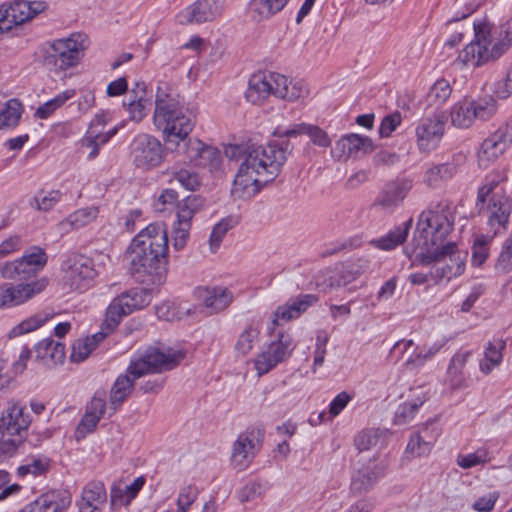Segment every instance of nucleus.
Segmentation results:
<instances>
[{
	"instance_id": "1",
	"label": "nucleus",
	"mask_w": 512,
	"mask_h": 512,
	"mask_svg": "<svg viewBox=\"0 0 512 512\" xmlns=\"http://www.w3.org/2000/svg\"><path fill=\"white\" fill-rule=\"evenodd\" d=\"M293 148L288 140L248 145L233 182L232 195L239 199L256 195L264 185L278 176Z\"/></svg>"
},
{
	"instance_id": "2",
	"label": "nucleus",
	"mask_w": 512,
	"mask_h": 512,
	"mask_svg": "<svg viewBox=\"0 0 512 512\" xmlns=\"http://www.w3.org/2000/svg\"><path fill=\"white\" fill-rule=\"evenodd\" d=\"M168 251L165 225H148L134 237L126 251L131 275L140 282L161 283L168 264Z\"/></svg>"
},
{
	"instance_id": "3",
	"label": "nucleus",
	"mask_w": 512,
	"mask_h": 512,
	"mask_svg": "<svg viewBox=\"0 0 512 512\" xmlns=\"http://www.w3.org/2000/svg\"><path fill=\"white\" fill-rule=\"evenodd\" d=\"M185 357L182 350L165 345L151 346L130 361L124 374L115 380L110 391L111 412L114 414L131 394L135 381L149 374L162 373L175 368Z\"/></svg>"
},
{
	"instance_id": "4",
	"label": "nucleus",
	"mask_w": 512,
	"mask_h": 512,
	"mask_svg": "<svg viewBox=\"0 0 512 512\" xmlns=\"http://www.w3.org/2000/svg\"><path fill=\"white\" fill-rule=\"evenodd\" d=\"M153 123L162 132L168 144L184 141L192 132L195 120L192 113L180 102L179 95L165 82L156 89Z\"/></svg>"
},
{
	"instance_id": "5",
	"label": "nucleus",
	"mask_w": 512,
	"mask_h": 512,
	"mask_svg": "<svg viewBox=\"0 0 512 512\" xmlns=\"http://www.w3.org/2000/svg\"><path fill=\"white\" fill-rule=\"evenodd\" d=\"M475 40L459 53L457 61L466 66L478 67L499 58L512 43V18L500 25L498 38L492 44V30L488 23L474 24ZM496 34V32H494Z\"/></svg>"
},
{
	"instance_id": "6",
	"label": "nucleus",
	"mask_w": 512,
	"mask_h": 512,
	"mask_svg": "<svg viewBox=\"0 0 512 512\" xmlns=\"http://www.w3.org/2000/svg\"><path fill=\"white\" fill-rule=\"evenodd\" d=\"M455 216L447 201L439 202L423 211L413 236L415 253L445 245L447 236L453 231Z\"/></svg>"
},
{
	"instance_id": "7",
	"label": "nucleus",
	"mask_w": 512,
	"mask_h": 512,
	"mask_svg": "<svg viewBox=\"0 0 512 512\" xmlns=\"http://www.w3.org/2000/svg\"><path fill=\"white\" fill-rule=\"evenodd\" d=\"M307 93L301 81L289 80L276 72H259L250 77L245 96L252 104H260L270 95L287 101H296Z\"/></svg>"
},
{
	"instance_id": "8",
	"label": "nucleus",
	"mask_w": 512,
	"mask_h": 512,
	"mask_svg": "<svg viewBox=\"0 0 512 512\" xmlns=\"http://www.w3.org/2000/svg\"><path fill=\"white\" fill-rule=\"evenodd\" d=\"M416 258L423 265H432L434 284H438L443 279L449 281L463 274L467 252L460 250L455 242L447 241L445 245L417 252Z\"/></svg>"
},
{
	"instance_id": "9",
	"label": "nucleus",
	"mask_w": 512,
	"mask_h": 512,
	"mask_svg": "<svg viewBox=\"0 0 512 512\" xmlns=\"http://www.w3.org/2000/svg\"><path fill=\"white\" fill-rule=\"evenodd\" d=\"M86 48L87 39L82 34L56 39L42 48V64L56 73L66 71L80 62Z\"/></svg>"
},
{
	"instance_id": "10",
	"label": "nucleus",
	"mask_w": 512,
	"mask_h": 512,
	"mask_svg": "<svg viewBox=\"0 0 512 512\" xmlns=\"http://www.w3.org/2000/svg\"><path fill=\"white\" fill-rule=\"evenodd\" d=\"M48 261L45 250L33 246L20 258L7 262L1 269L3 278L18 283H29L35 281L36 275L43 270Z\"/></svg>"
},
{
	"instance_id": "11",
	"label": "nucleus",
	"mask_w": 512,
	"mask_h": 512,
	"mask_svg": "<svg viewBox=\"0 0 512 512\" xmlns=\"http://www.w3.org/2000/svg\"><path fill=\"white\" fill-rule=\"evenodd\" d=\"M150 302V293L145 289H131L115 297L108 305L102 329L113 332L123 317L142 309Z\"/></svg>"
},
{
	"instance_id": "12",
	"label": "nucleus",
	"mask_w": 512,
	"mask_h": 512,
	"mask_svg": "<svg viewBox=\"0 0 512 512\" xmlns=\"http://www.w3.org/2000/svg\"><path fill=\"white\" fill-rule=\"evenodd\" d=\"M129 150L132 163L143 171L157 168L164 161L163 144L158 138L147 133L137 134L131 141Z\"/></svg>"
},
{
	"instance_id": "13",
	"label": "nucleus",
	"mask_w": 512,
	"mask_h": 512,
	"mask_svg": "<svg viewBox=\"0 0 512 512\" xmlns=\"http://www.w3.org/2000/svg\"><path fill=\"white\" fill-rule=\"evenodd\" d=\"M205 204L204 198L200 195H190L177 203L176 221L172 225L173 248L182 250L189 239L192 226V219Z\"/></svg>"
},
{
	"instance_id": "14",
	"label": "nucleus",
	"mask_w": 512,
	"mask_h": 512,
	"mask_svg": "<svg viewBox=\"0 0 512 512\" xmlns=\"http://www.w3.org/2000/svg\"><path fill=\"white\" fill-rule=\"evenodd\" d=\"M63 281L70 290L83 292L88 289L98 272L93 260L84 255L71 256L62 266Z\"/></svg>"
},
{
	"instance_id": "15",
	"label": "nucleus",
	"mask_w": 512,
	"mask_h": 512,
	"mask_svg": "<svg viewBox=\"0 0 512 512\" xmlns=\"http://www.w3.org/2000/svg\"><path fill=\"white\" fill-rule=\"evenodd\" d=\"M446 125V117L443 112H435L422 118L416 128V145L421 153L434 151L442 140Z\"/></svg>"
},
{
	"instance_id": "16",
	"label": "nucleus",
	"mask_w": 512,
	"mask_h": 512,
	"mask_svg": "<svg viewBox=\"0 0 512 512\" xmlns=\"http://www.w3.org/2000/svg\"><path fill=\"white\" fill-rule=\"evenodd\" d=\"M296 344L290 334L280 332L277 335V340L272 341L268 348L259 354L255 359V369L258 375H264L272 370L277 364L285 361L291 355Z\"/></svg>"
},
{
	"instance_id": "17",
	"label": "nucleus",
	"mask_w": 512,
	"mask_h": 512,
	"mask_svg": "<svg viewBox=\"0 0 512 512\" xmlns=\"http://www.w3.org/2000/svg\"><path fill=\"white\" fill-rule=\"evenodd\" d=\"M31 419L26 408L19 403L8 407L0 418V440L15 441V449L22 442Z\"/></svg>"
},
{
	"instance_id": "18",
	"label": "nucleus",
	"mask_w": 512,
	"mask_h": 512,
	"mask_svg": "<svg viewBox=\"0 0 512 512\" xmlns=\"http://www.w3.org/2000/svg\"><path fill=\"white\" fill-rule=\"evenodd\" d=\"M48 285L46 277L29 283L0 285V309L21 305L40 294Z\"/></svg>"
},
{
	"instance_id": "19",
	"label": "nucleus",
	"mask_w": 512,
	"mask_h": 512,
	"mask_svg": "<svg viewBox=\"0 0 512 512\" xmlns=\"http://www.w3.org/2000/svg\"><path fill=\"white\" fill-rule=\"evenodd\" d=\"M184 146L186 157L196 167L207 169L210 172L219 170L222 155L217 148L208 146L199 139H189Z\"/></svg>"
},
{
	"instance_id": "20",
	"label": "nucleus",
	"mask_w": 512,
	"mask_h": 512,
	"mask_svg": "<svg viewBox=\"0 0 512 512\" xmlns=\"http://www.w3.org/2000/svg\"><path fill=\"white\" fill-rule=\"evenodd\" d=\"M260 443L254 430L241 433L232 446L231 463L237 470L246 469L253 461Z\"/></svg>"
},
{
	"instance_id": "21",
	"label": "nucleus",
	"mask_w": 512,
	"mask_h": 512,
	"mask_svg": "<svg viewBox=\"0 0 512 512\" xmlns=\"http://www.w3.org/2000/svg\"><path fill=\"white\" fill-rule=\"evenodd\" d=\"M72 499L65 490H49L39 495L19 512H67Z\"/></svg>"
},
{
	"instance_id": "22",
	"label": "nucleus",
	"mask_w": 512,
	"mask_h": 512,
	"mask_svg": "<svg viewBox=\"0 0 512 512\" xmlns=\"http://www.w3.org/2000/svg\"><path fill=\"white\" fill-rule=\"evenodd\" d=\"M488 225L494 234L505 231L512 214V200L506 194L494 193L487 205Z\"/></svg>"
},
{
	"instance_id": "23",
	"label": "nucleus",
	"mask_w": 512,
	"mask_h": 512,
	"mask_svg": "<svg viewBox=\"0 0 512 512\" xmlns=\"http://www.w3.org/2000/svg\"><path fill=\"white\" fill-rule=\"evenodd\" d=\"M413 182L409 178H397L388 182L379 192L375 203L388 211H394L412 189Z\"/></svg>"
},
{
	"instance_id": "24",
	"label": "nucleus",
	"mask_w": 512,
	"mask_h": 512,
	"mask_svg": "<svg viewBox=\"0 0 512 512\" xmlns=\"http://www.w3.org/2000/svg\"><path fill=\"white\" fill-rule=\"evenodd\" d=\"M273 134L278 138H293L305 135L310 138L313 145L320 148H328L332 144V139L324 129L317 125L304 122L293 124L286 129L278 127Z\"/></svg>"
},
{
	"instance_id": "25",
	"label": "nucleus",
	"mask_w": 512,
	"mask_h": 512,
	"mask_svg": "<svg viewBox=\"0 0 512 512\" xmlns=\"http://www.w3.org/2000/svg\"><path fill=\"white\" fill-rule=\"evenodd\" d=\"M512 143L510 135L503 126L489 135L481 144L478 151V163L480 166H488L502 155Z\"/></svg>"
},
{
	"instance_id": "26",
	"label": "nucleus",
	"mask_w": 512,
	"mask_h": 512,
	"mask_svg": "<svg viewBox=\"0 0 512 512\" xmlns=\"http://www.w3.org/2000/svg\"><path fill=\"white\" fill-rule=\"evenodd\" d=\"M385 474V466L381 462L369 460L351 480V492L355 495H361L370 491L377 481Z\"/></svg>"
},
{
	"instance_id": "27",
	"label": "nucleus",
	"mask_w": 512,
	"mask_h": 512,
	"mask_svg": "<svg viewBox=\"0 0 512 512\" xmlns=\"http://www.w3.org/2000/svg\"><path fill=\"white\" fill-rule=\"evenodd\" d=\"M318 301V296L314 294H300L290 299L285 304L277 307L273 313L272 325H278L279 321L287 322L299 318L301 314Z\"/></svg>"
},
{
	"instance_id": "28",
	"label": "nucleus",
	"mask_w": 512,
	"mask_h": 512,
	"mask_svg": "<svg viewBox=\"0 0 512 512\" xmlns=\"http://www.w3.org/2000/svg\"><path fill=\"white\" fill-rule=\"evenodd\" d=\"M221 14V5L217 0H197L179 14V22L203 23L214 20Z\"/></svg>"
},
{
	"instance_id": "29",
	"label": "nucleus",
	"mask_w": 512,
	"mask_h": 512,
	"mask_svg": "<svg viewBox=\"0 0 512 512\" xmlns=\"http://www.w3.org/2000/svg\"><path fill=\"white\" fill-rule=\"evenodd\" d=\"M372 150L373 142L369 137L352 133L336 141L332 154L337 160H347L358 152L368 153Z\"/></svg>"
},
{
	"instance_id": "30",
	"label": "nucleus",
	"mask_w": 512,
	"mask_h": 512,
	"mask_svg": "<svg viewBox=\"0 0 512 512\" xmlns=\"http://www.w3.org/2000/svg\"><path fill=\"white\" fill-rule=\"evenodd\" d=\"M26 21H29L27 0H14L0 6V36Z\"/></svg>"
},
{
	"instance_id": "31",
	"label": "nucleus",
	"mask_w": 512,
	"mask_h": 512,
	"mask_svg": "<svg viewBox=\"0 0 512 512\" xmlns=\"http://www.w3.org/2000/svg\"><path fill=\"white\" fill-rule=\"evenodd\" d=\"M471 355L470 351H458L450 360L446 381L452 390H460L469 386L470 377L466 365Z\"/></svg>"
},
{
	"instance_id": "32",
	"label": "nucleus",
	"mask_w": 512,
	"mask_h": 512,
	"mask_svg": "<svg viewBox=\"0 0 512 512\" xmlns=\"http://www.w3.org/2000/svg\"><path fill=\"white\" fill-rule=\"evenodd\" d=\"M107 500V493L101 481L87 483L81 493L78 503L79 512H101Z\"/></svg>"
},
{
	"instance_id": "33",
	"label": "nucleus",
	"mask_w": 512,
	"mask_h": 512,
	"mask_svg": "<svg viewBox=\"0 0 512 512\" xmlns=\"http://www.w3.org/2000/svg\"><path fill=\"white\" fill-rule=\"evenodd\" d=\"M196 292L198 298L206 308L210 309L211 313L226 309L233 300L232 292L226 287H200Z\"/></svg>"
},
{
	"instance_id": "34",
	"label": "nucleus",
	"mask_w": 512,
	"mask_h": 512,
	"mask_svg": "<svg viewBox=\"0 0 512 512\" xmlns=\"http://www.w3.org/2000/svg\"><path fill=\"white\" fill-rule=\"evenodd\" d=\"M36 358L49 368L60 364L65 359V346L59 341L47 338L35 346Z\"/></svg>"
},
{
	"instance_id": "35",
	"label": "nucleus",
	"mask_w": 512,
	"mask_h": 512,
	"mask_svg": "<svg viewBox=\"0 0 512 512\" xmlns=\"http://www.w3.org/2000/svg\"><path fill=\"white\" fill-rule=\"evenodd\" d=\"M137 91L133 89L134 95L129 101H124L123 106L128 112L129 119L133 122H141L148 114L150 101L146 98V90L144 83L136 84Z\"/></svg>"
},
{
	"instance_id": "36",
	"label": "nucleus",
	"mask_w": 512,
	"mask_h": 512,
	"mask_svg": "<svg viewBox=\"0 0 512 512\" xmlns=\"http://www.w3.org/2000/svg\"><path fill=\"white\" fill-rule=\"evenodd\" d=\"M459 170V165L453 160L428 167L423 176L424 183L431 188L439 187L444 181L453 178Z\"/></svg>"
},
{
	"instance_id": "37",
	"label": "nucleus",
	"mask_w": 512,
	"mask_h": 512,
	"mask_svg": "<svg viewBox=\"0 0 512 512\" xmlns=\"http://www.w3.org/2000/svg\"><path fill=\"white\" fill-rule=\"evenodd\" d=\"M507 178L504 171L495 170L487 174L484 178L482 186L478 189L476 207L481 210L484 208L485 203L489 197L494 193L505 194L503 187L500 184Z\"/></svg>"
},
{
	"instance_id": "38",
	"label": "nucleus",
	"mask_w": 512,
	"mask_h": 512,
	"mask_svg": "<svg viewBox=\"0 0 512 512\" xmlns=\"http://www.w3.org/2000/svg\"><path fill=\"white\" fill-rule=\"evenodd\" d=\"M109 333L110 332L101 328L100 332L90 337L76 340L72 345L71 361L81 362L85 360Z\"/></svg>"
},
{
	"instance_id": "39",
	"label": "nucleus",
	"mask_w": 512,
	"mask_h": 512,
	"mask_svg": "<svg viewBox=\"0 0 512 512\" xmlns=\"http://www.w3.org/2000/svg\"><path fill=\"white\" fill-rule=\"evenodd\" d=\"M412 220H408L389 231L386 235L371 240V244L381 250H392L401 245L407 238Z\"/></svg>"
},
{
	"instance_id": "40",
	"label": "nucleus",
	"mask_w": 512,
	"mask_h": 512,
	"mask_svg": "<svg viewBox=\"0 0 512 512\" xmlns=\"http://www.w3.org/2000/svg\"><path fill=\"white\" fill-rule=\"evenodd\" d=\"M505 348V343L501 340L496 342H489L484 352V359L480 361L479 368L482 373L488 375L492 370L498 367L502 360V350Z\"/></svg>"
},
{
	"instance_id": "41",
	"label": "nucleus",
	"mask_w": 512,
	"mask_h": 512,
	"mask_svg": "<svg viewBox=\"0 0 512 512\" xmlns=\"http://www.w3.org/2000/svg\"><path fill=\"white\" fill-rule=\"evenodd\" d=\"M450 116L454 126L458 128L470 127L475 120V114L473 113L470 99L464 98L455 103L451 108Z\"/></svg>"
},
{
	"instance_id": "42",
	"label": "nucleus",
	"mask_w": 512,
	"mask_h": 512,
	"mask_svg": "<svg viewBox=\"0 0 512 512\" xmlns=\"http://www.w3.org/2000/svg\"><path fill=\"white\" fill-rule=\"evenodd\" d=\"M97 207H86L71 213L64 221L60 223L61 229L70 226L72 229L82 228L93 222L98 216Z\"/></svg>"
},
{
	"instance_id": "43",
	"label": "nucleus",
	"mask_w": 512,
	"mask_h": 512,
	"mask_svg": "<svg viewBox=\"0 0 512 512\" xmlns=\"http://www.w3.org/2000/svg\"><path fill=\"white\" fill-rule=\"evenodd\" d=\"M169 176V182L177 181L186 190L194 191L200 186V180L197 173L184 168L173 166L164 172Z\"/></svg>"
},
{
	"instance_id": "44",
	"label": "nucleus",
	"mask_w": 512,
	"mask_h": 512,
	"mask_svg": "<svg viewBox=\"0 0 512 512\" xmlns=\"http://www.w3.org/2000/svg\"><path fill=\"white\" fill-rule=\"evenodd\" d=\"M23 107L17 99H10L4 106H0V129L14 127L18 124Z\"/></svg>"
},
{
	"instance_id": "45",
	"label": "nucleus",
	"mask_w": 512,
	"mask_h": 512,
	"mask_svg": "<svg viewBox=\"0 0 512 512\" xmlns=\"http://www.w3.org/2000/svg\"><path fill=\"white\" fill-rule=\"evenodd\" d=\"M470 103L472 104L475 119L482 121L491 119L498 110L497 101L493 96L488 95L475 100L470 99Z\"/></svg>"
},
{
	"instance_id": "46",
	"label": "nucleus",
	"mask_w": 512,
	"mask_h": 512,
	"mask_svg": "<svg viewBox=\"0 0 512 512\" xmlns=\"http://www.w3.org/2000/svg\"><path fill=\"white\" fill-rule=\"evenodd\" d=\"M76 92L74 89H67L57 94L53 99L45 102L36 110L35 115L40 119H47L57 109L62 107L68 100L75 96Z\"/></svg>"
},
{
	"instance_id": "47",
	"label": "nucleus",
	"mask_w": 512,
	"mask_h": 512,
	"mask_svg": "<svg viewBox=\"0 0 512 512\" xmlns=\"http://www.w3.org/2000/svg\"><path fill=\"white\" fill-rule=\"evenodd\" d=\"M50 468V460L46 457H31L26 459V462L17 468V475L19 477H26L32 475L33 477L44 475Z\"/></svg>"
},
{
	"instance_id": "48",
	"label": "nucleus",
	"mask_w": 512,
	"mask_h": 512,
	"mask_svg": "<svg viewBox=\"0 0 512 512\" xmlns=\"http://www.w3.org/2000/svg\"><path fill=\"white\" fill-rule=\"evenodd\" d=\"M427 397L425 393L420 392L415 396V399L409 402H405L398 406L395 413V421L397 424H405L413 419L418 408L423 405Z\"/></svg>"
},
{
	"instance_id": "49",
	"label": "nucleus",
	"mask_w": 512,
	"mask_h": 512,
	"mask_svg": "<svg viewBox=\"0 0 512 512\" xmlns=\"http://www.w3.org/2000/svg\"><path fill=\"white\" fill-rule=\"evenodd\" d=\"M288 1L289 0H252L250 7L258 14V20H261L281 11Z\"/></svg>"
},
{
	"instance_id": "50",
	"label": "nucleus",
	"mask_w": 512,
	"mask_h": 512,
	"mask_svg": "<svg viewBox=\"0 0 512 512\" xmlns=\"http://www.w3.org/2000/svg\"><path fill=\"white\" fill-rule=\"evenodd\" d=\"M49 318L50 317L48 314L43 313L31 316L20 322L15 327H13L9 332V337H18L26 333L32 332L43 326L49 320Z\"/></svg>"
},
{
	"instance_id": "51",
	"label": "nucleus",
	"mask_w": 512,
	"mask_h": 512,
	"mask_svg": "<svg viewBox=\"0 0 512 512\" xmlns=\"http://www.w3.org/2000/svg\"><path fill=\"white\" fill-rule=\"evenodd\" d=\"M492 241L491 236L479 235L474 240L472 246L471 262L474 266H481L489 255V244Z\"/></svg>"
},
{
	"instance_id": "52",
	"label": "nucleus",
	"mask_w": 512,
	"mask_h": 512,
	"mask_svg": "<svg viewBox=\"0 0 512 512\" xmlns=\"http://www.w3.org/2000/svg\"><path fill=\"white\" fill-rule=\"evenodd\" d=\"M488 461H490L488 450L479 448L473 453L458 455L456 463L463 469H469Z\"/></svg>"
},
{
	"instance_id": "53",
	"label": "nucleus",
	"mask_w": 512,
	"mask_h": 512,
	"mask_svg": "<svg viewBox=\"0 0 512 512\" xmlns=\"http://www.w3.org/2000/svg\"><path fill=\"white\" fill-rule=\"evenodd\" d=\"M234 221L231 218L222 219L217 223L210 234L209 245L212 253L220 247L226 233L233 227Z\"/></svg>"
},
{
	"instance_id": "54",
	"label": "nucleus",
	"mask_w": 512,
	"mask_h": 512,
	"mask_svg": "<svg viewBox=\"0 0 512 512\" xmlns=\"http://www.w3.org/2000/svg\"><path fill=\"white\" fill-rule=\"evenodd\" d=\"M337 275L334 270H323L315 276V286L322 293H330L339 288Z\"/></svg>"
},
{
	"instance_id": "55",
	"label": "nucleus",
	"mask_w": 512,
	"mask_h": 512,
	"mask_svg": "<svg viewBox=\"0 0 512 512\" xmlns=\"http://www.w3.org/2000/svg\"><path fill=\"white\" fill-rule=\"evenodd\" d=\"M259 331L256 328L248 327L239 336L235 350L241 355H247L253 348L254 342L258 339Z\"/></svg>"
},
{
	"instance_id": "56",
	"label": "nucleus",
	"mask_w": 512,
	"mask_h": 512,
	"mask_svg": "<svg viewBox=\"0 0 512 512\" xmlns=\"http://www.w3.org/2000/svg\"><path fill=\"white\" fill-rule=\"evenodd\" d=\"M452 88L446 79H438L430 88L428 97L435 104H443L451 95Z\"/></svg>"
},
{
	"instance_id": "57",
	"label": "nucleus",
	"mask_w": 512,
	"mask_h": 512,
	"mask_svg": "<svg viewBox=\"0 0 512 512\" xmlns=\"http://www.w3.org/2000/svg\"><path fill=\"white\" fill-rule=\"evenodd\" d=\"M61 196L62 194L58 190L39 193L34 197V207L39 211H50L61 200Z\"/></svg>"
},
{
	"instance_id": "58",
	"label": "nucleus",
	"mask_w": 512,
	"mask_h": 512,
	"mask_svg": "<svg viewBox=\"0 0 512 512\" xmlns=\"http://www.w3.org/2000/svg\"><path fill=\"white\" fill-rule=\"evenodd\" d=\"M199 491L194 485H187L183 487L177 498V511L188 512L191 505L196 501Z\"/></svg>"
},
{
	"instance_id": "59",
	"label": "nucleus",
	"mask_w": 512,
	"mask_h": 512,
	"mask_svg": "<svg viewBox=\"0 0 512 512\" xmlns=\"http://www.w3.org/2000/svg\"><path fill=\"white\" fill-rule=\"evenodd\" d=\"M415 434V441H422V451L421 452H430L434 442L436 441L439 432L434 425H425Z\"/></svg>"
},
{
	"instance_id": "60",
	"label": "nucleus",
	"mask_w": 512,
	"mask_h": 512,
	"mask_svg": "<svg viewBox=\"0 0 512 512\" xmlns=\"http://www.w3.org/2000/svg\"><path fill=\"white\" fill-rule=\"evenodd\" d=\"M379 436L380 432L378 429L363 430L356 436L355 446L359 451L369 450L377 445Z\"/></svg>"
},
{
	"instance_id": "61",
	"label": "nucleus",
	"mask_w": 512,
	"mask_h": 512,
	"mask_svg": "<svg viewBox=\"0 0 512 512\" xmlns=\"http://www.w3.org/2000/svg\"><path fill=\"white\" fill-rule=\"evenodd\" d=\"M99 138L100 135L97 133V131H87V133L81 139V147L89 150L87 154L88 160L95 159L99 154L100 147L105 144L101 143Z\"/></svg>"
},
{
	"instance_id": "62",
	"label": "nucleus",
	"mask_w": 512,
	"mask_h": 512,
	"mask_svg": "<svg viewBox=\"0 0 512 512\" xmlns=\"http://www.w3.org/2000/svg\"><path fill=\"white\" fill-rule=\"evenodd\" d=\"M402 115L399 111H395L386 115L380 124L379 135L382 138L389 137L401 124Z\"/></svg>"
},
{
	"instance_id": "63",
	"label": "nucleus",
	"mask_w": 512,
	"mask_h": 512,
	"mask_svg": "<svg viewBox=\"0 0 512 512\" xmlns=\"http://www.w3.org/2000/svg\"><path fill=\"white\" fill-rule=\"evenodd\" d=\"M497 268L503 272H508L512 269V233L503 244L497 260Z\"/></svg>"
},
{
	"instance_id": "64",
	"label": "nucleus",
	"mask_w": 512,
	"mask_h": 512,
	"mask_svg": "<svg viewBox=\"0 0 512 512\" xmlns=\"http://www.w3.org/2000/svg\"><path fill=\"white\" fill-rule=\"evenodd\" d=\"M494 94L499 99H507L512 94V64L509 66L504 79L495 83Z\"/></svg>"
}]
</instances>
